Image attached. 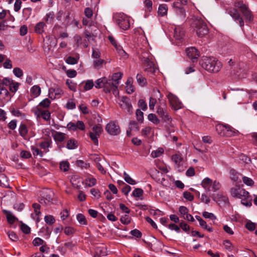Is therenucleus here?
Wrapping results in <instances>:
<instances>
[{
    "label": "nucleus",
    "mask_w": 257,
    "mask_h": 257,
    "mask_svg": "<svg viewBox=\"0 0 257 257\" xmlns=\"http://www.w3.org/2000/svg\"><path fill=\"white\" fill-rule=\"evenodd\" d=\"M45 24L44 22H39L35 26V32L38 34H42L44 32V27Z\"/></svg>",
    "instance_id": "nucleus-34"
},
{
    "label": "nucleus",
    "mask_w": 257,
    "mask_h": 257,
    "mask_svg": "<svg viewBox=\"0 0 257 257\" xmlns=\"http://www.w3.org/2000/svg\"><path fill=\"white\" fill-rule=\"evenodd\" d=\"M3 212L6 214L8 222L10 224H13L16 221V217L10 211L4 210Z\"/></svg>",
    "instance_id": "nucleus-22"
},
{
    "label": "nucleus",
    "mask_w": 257,
    "mask_h": 257,
    "mask_svg": "<svg viewBox=\"0 0 257 257\" xmlns=\"http://www.w3.org/2000/svg\"><path fill=\"white\" fill-rule=\"evenodd\" d=\"M54 140L57 142H62L66 138V135L64 133L56 132L53 135Z\"/></svg>",
    "instance_id": "nucleus-20"
},
{
    "label": "nucleus",
    "mask_w": 257,
    "mask_h": 257,
    "mask_svg": "<svg viewBox=\"0 0 257 257\" xmlns=\"http://www.w3.org/2000/svg\"><path fill=\"white\" fill-rule=\"evenodd\" d=\"M148 119L149 121L155 124H158L160 122V119L158 118L156 115L154 113H150L148 115Z\"/></svg>",
    "instance_id": "nucleus-30"
},
{
    "label": "nucleus",
    "mask_w": 257,
    "mask_h": 257,
    "mask_svg": "<svg viewBox=\"0 0 257 257\" xmlns=\"http://www.w3.org/2000/svg\"><path fill=\"white\" fill-rule=\"evenodd\" d=\"M63 93V91L58 86L51 87L49 90V96L52 99L61 97Z\"/></svg>",
    "instance_id": "nucleus-12"
},
{
    "label": "nucleus",
    "mask_w": 257,
    "mask_h": 257,
    "mask_svg": "<svg viewBox=\"0 0 257 257\" xmlns=\"http://www.w3.org/2000/svg\"><path fill=\"white\" fill-rule=\"evenodd\" d=\"M143 190L141 188H136L133 192L132 195L135 197H140L143 194Z\"/></svg>",
    "instance_id": "nucleus-50"
},
{
    "label": "nucleus",
    "mask_w": 257,
    "mask_h": 257,
    "mask_svg": "<svg viewBox=\"0 0 257 257\" xmlns=\"http://www.w3.org/2000/svg\"><path fill=\"white\" fill-rule=\"evenodd\" d=\"M167 98L171 105L174 108V109L178 110L182 108L183 104L176 95L171 92H169L167 95Z\"/></svg>",
    "instance_id": "nucleus-10"
},
{
    "label": "nucleus",
    "mask_w": 257,
    "mask_h": 257,
    "mask_svg": "<svg viewBox=\"0 0 257 257\" xmlns=\"http://www.w3.org/2000/svg\"><path fill=\"white\" fill-rule=\"evenodd\" d=\"M85 181L86 185L89 187L94 186L96 184V180L93 177H88Z\"/></svg>",
    "instance_id": "nucleus-35"
},
{
    "label": "nucleus",
    "mask_w": 257,
    "mask_h": 257,
    "mask_svg": "<svg viewBox=\"0 0 257 257\" xmlns=\"http://www.w3.org/2000/svg\"><path fill=\"white\" fill-rule=\"evenodd\" d=\"M31 150L32 151L33 154L34 156H39L41 157H42L43 156V153L42 151L40 150L38 148H36L35 146L31 147Z\"/></svg>",
    "instance_id": "nucleus-39"
},
{
    "label": "nucleus",
    "mask_w": 257,
    "mask_h": 257,
    "mask_svg": "<svg viewBox=\"0 0 257 257\" xmlns=\"http://www.w3.org/2000/svg\"><path fill=\"white\" fill-rule=\"evenodd\" d=\"M157 113L165 122L169 121L171 119V117L169 116L165 107H162L160 105L158 106L157 107Z\"/></svg>",
    "instance_id": "nucleus-13"
},
{
    "label": "nucleus",
    "mask_w": 257,
    "mask_h": 257,
    "mask_svg": "<svg viewBox=\"0 0 257 257\" xmlns=\"http://www.w3.org/2000/svg\"><path fill=\"white\" fill-rule=\"evenodd\" d=\"M50 103L51 101L48 98H45L36 107H39V108L41 109H42V108H47L49 107Z\"/></svg>",
    "instance_id": "nucleus-29"
},
{
    "label": "nucleus",
    "mask_w": 257,
    "mask_h": 257,
    "mask_svg": "<svg viewBox=\"0 0 257 257\" xmlns=\"http://www.w3.org/2000/svg\"><path fill=\"white\" fill-rule=\"evenodd\" d=\"M76 164L78 166L80 167L81 168H86L87 169L89 167V164L86 163L84 162L82 160H77L76 161Z\"/></svg>",
    "instance_id": "nucleus-57"
},
{
    "label": "nucleus",
    "mask_w": 257,
    "mask_h": 257,
    "mask_svg": "<svg viewBox=\"0 0 257 257\" xmlns=\"http://www.w3.org/2000/svg\"><path fill=\"white\" fill-rule=\"evenodd\" d=\"M89 137L91 138V140L93 142L94 144L98 145V138L99 137L98 136H96V134H94L93 133L90 132L89 133Z\"/></svg>",
    "instance_id": "nucleus-60"
},
{
    "label": "nucleus",
    "mask_w": 257,
    "mask_h": 257,
    "mask_svg": "<svg viewBox=\"0 0 257 257\" xmlns=\"http://www.w3.org/2000/svg\"><path fill=\"white\" fill-rule=\"evenodd\" d=\"M116 50L118 53V54L122 57V58L125 59L127 57V55L126 53L123 50L122 47L119 45L116 48Z\"/></svg>",
    "instance_id": "nucleus-41"
},
{
    "label": "nucleus",
    "mask_w": 257,
    "mask_h": 257,
    "mask_svg": "<svg viewBox=\"0 0 257 257\" xmlns=\"http://www.w3.org/2000/svg\"><path fill=\"white\" fill-rule=\"evenodd\" d=\"M231 195L234 198L241 199V203L246 206H250L251 205V198L249 193L243 188L236 186L230 189Z\"/></svg>",
    "instance_id": "nucleus-1"
},
{
    "label": "nucleus",
    "mask_w": 257,
    "mask_h": 257,
    "mask_svg": "<svg viewBox=\"0 0 257 257\" xmlns=\"http://www.w3.org/2000/svg\"><path fill=\"white\" fill-rule=\"evenodd\" d=\"M9 86L10 90L12 92L15 93L18 90L19 83L18 82H14L12 81Z\"/></svg>",
    "instance_id": "nucleus-43"
},
{
    "label": "nucleus",
    "mask_w": 257,
    "mask_h": 257,
    "mask_svg": "<svg viewBox=\"0 0 257 257\" xmlns=\"http://www.w3.org/2000/svg\"><path fill=\"white\" fill-rule=\"evenodd\" d=\"M230 178L231 180L234 182H236L239 179V176L240 174L236 172L234 169H231L230 170Z\"/></svg>",
    "instance_id": "nucleus-32"
},
{
    "label": "nucleus",
    "mask_w": 257,
    "mask_h": 257,
    "mask_svg": "<svg viewBox=\"0 0 257 257\" xmlns=\"http://www.w3.org/2000/svg\"><path fill=\"white\" fill-rule=\"evenodd\" d=\"M121 222L124 224H128L131 222V218L127 214L122 216L120 219Z\"/></svg>",
    "instance_id": "nucleus-49"
},
{
    "label": "nucleus",
    "mask_w": 257,
    "mask_h": 257,
    "mask_svg": "<svg viewBox=\"0 0 257 257\" xmlns=\"http://www.w3.org/2000/svg\"><path fill=\"white\" fill-rule=\"evenodd\" d=\"M186 53L187 56L192 60L193 62L196 61L199 56V52L195 47L187 48Z\"/></svg>",
    "instance_id": "nucleus-14"
},
{
    "label": "nucleus",
    "mask_w": 257,
    "mask_h": 257,
    "mask_svg": "<svg viewBox=\"0 0 257 257\" xmlns=\"http://www.w3.org/2000/svg\"><path fill=\"white\" fill-rule=\"evenodd\" d=\"M92 131L94 134H96V136H98L99 137L101 133V127L99 125H95L92 127Z\"/></svg>",
    "instance_id": "nucleus-55"
},
{
    "label": "nucleus",
    "mask_w": 257,
    "mask_h": 257,
    "mask_svg": "<svg viewBox=\"0 0 257 257\" xmlns=\"http://www.w3.org/2000/svg\"><path fill=\"white\" fill-rule=\"evenodd\" d=\"M240 12L243 14L246 20L249 21H251L253 20V16L251 12L249 10L247 6L244 8L240 11Z\"/></svg>",
    "instance_id": "nucleus-19"
},
{
    "label": "nucleus",
    "mask_w": 257,
    "mask_h": 257,
    "mask_svg": "<svg viewBox=\"0 0 257 257\" xmlns=\"http://www.w3.org/2000/svg\"><path fill=\"white\" fill-rule=\"evenodd\" d=\"M100 158L98 157H96V158L95 159V161L96 163V167L98 169V170L102 174H104L106 173V171L104 170L102 166L99 163V161H100Z\"/></svg>",
    "instance_id": "nucleus-40"
},
{
    "label": "nucleus",
    "mask_w": 257,
    "mask_h": 257,
    "mask_svg": "<svg viewBox=\"0 0 257 257\" xmlns=\"http://www.w3.org/2000/svg\"><path fill=\"white\" fill-rule=\"evenodd\" d=\"M136 117L139 121L142 122L144 120V113L139 109L136 110Z\"/></svg>",
    "instance_id": "nucleus-48"
},
{
    "label": "nucleus",
    "mask_w": 257,
    "mask_h": 257,
    "mask_svg": "<svg viewBox=\"0 0 257 257\" xmlns=\"http://www.w3.org/2000/svg\"><path fill=\"white\" fill-rule=\"evenodd\" d=\"M123 177L125 181L127 183L131 185H135L136 184V181L132 179L125 172L123 173Z\"/></svg>",
    "instance_id": "nucleus-36"
},
{
    "label": "nucleus",
    "mask_w": 257,
    "mask_h": 257,
    "mask_svg": "<svg viewBox=\"0 0 257 257\" xmlns=\"http://www.w3.org/2000/svg\"><path fill=\"white\" fill-rule=\"evenodd\" d=\"M138 106L143 110L145 111L147 109V105L144 99H140L138 102Z\"/></svg>",
    "instance_id": "nucleus-53"
},
{
    "label": "nucleus",
    "mask_w": 257,
    "mask_h": 257,
    "mask_svg": "<svg viewBox=\"0 0 257 257\" xmlns=\"http://www.w3.org/2000/svg\"><path fill=\"white\" fill-rule=\"evenodd\" d=\"M131 234L137 238H141L142 235L141 232L137 229L132 230Z\"/></svg>",
    "instance_id": "nucleus-64"
},
{
    "label": "nucleus",
    "mask_w": 257,
    "mask_h": 257,
    "mask_svg": "<svg viewBox=\"0 0 257 257\" xmlns=\"http://www.w3.org/2000/svg\"><path fill=\"white\" fill-rule=\"evenodd\" d=\"M227 13L234 19L235 21H238L239 26L241 27H243V20L237 10L232 8H229L227 10Z\"/></svg>",
    "instance_id": "nucleus-11"
},
{
    "label": "nucleus",
    "mask_w": 257,
    "mask_h": 257,
    "mask_svg": "<svg viewBox=\"0 0 257 257\" xmlns=\"http://www.w3.org/2000/svg\"><path fill=\"white\" fill-rule=\"evenodd\" d=\"M129 128L134 131H138L139 129V125L136 121L132 120L130 122Z\"/></svg>",
    "instance_id": "nucleus-46"
},
{
    "label": "nucleus",
    "mask_w": 257,
    "mask_h": 257,
    "mask_svg": "<svg viewBox=\"0 0 257 257\" xmlns=\"http://www.w3.org/2000/svg\"><path fill=\"white\" fill-rule=\"evenodd\" d=\"M105 63L106 62L104 60L98 58L93 61V66L95 68L99 69L101 68Z\"/></svg>",
    "instance_id": "nucleus-28"
},
{
    "label": "nucleus",
    "mask_w": 257,
    "mask_h": 257,
    "mask_svg": "<svg viewBox=\"0 0 257 257\" xmlns=\"http://www.w3.org/2000/svg\"><path fill=\"white\" fill-rule=\"evenodd\" d=\"M113 19L120 28L127 30L130 28V18L123 13H116Z\"/></svg>",
    "instance_id": "nucleus-5"
},
{
    "label": "nucleus",
    "mask_w": 257,
    "mask_h": 257,
    "mask_svg": "<svg viewBox=\"0 0 257 257\" xmlns=\"http://www.w3.org/2000/svg\"><path fill=\"white\" fill-rule=\"evenodd\" d=\"M41 92V88L38 85H34L30 89V92L34 97L38 96Z\"/></svg>",
    "instance_id": "nucleus-26"
},
{
    "label": "nucleus",
    "mask_w": 257,
    "mask_h": 257,
    "mask_svg": "<svg viewBox=\"0 0 257 257\" xmlns=\"http://www.w3.org/2000/svg\"><path fill=\"white\" fill-rule=\"evenodd\" d=\"M192 27L199 37H203L208 33L209 30L206 23L200 18L195 19L192 24Z\"/></svg>",
    "instance_id": "nucleus-4"
},
{
    "label": "nucleus",
    "mask_w": 257,
    "mask_h": 257,
    "mask_svg": "<svg viewBox=\"0 0 257 257\" xmlns=\"http://www.w3.org/2000/svg\"><path fill=\"white\" fill-rule=\"evenodd\" d=\"M106 132L110 135L116 136L120 132V129L118 123L115 121H110L105 126Z\"/></svg>",
    "instance_id": "nucleus-9"
},
{
    "label": "nucleus",
    "mask_w": 257,
    "mask_h": 257,
    "mask_svg": "<svg viewBox=\"0 0 257 257\" xmlns=\"http://www.w3.org/2000/svg\"><path fill=\"white\" fill-rule=\"evenodd\" d=\"M69 168V163L68 161H62L60 163V169L63 172H66Z\"/></svg>",
    "instance_id": "nucleus-38"
},
{
    "label": "nucleus",
    "mask_w": 257,
    "mask_h": 257,
    "mask_svg": "<svg viewBox=\"0 0 257 257\" xmlns=\"http://www.w3.org/2000/svg\"><path fill=\"white\" fill-rule=\"evenodd\" d=\"M212 198L219 205L225 204L228 202V198L221 193L213 195Z\"/></svg>",
    "instance_id": "nucleus-17"
},
{
    "label": "nucleus",
    "mask_w": 257,
    "mask_h": 257,
    "mask_svg": "<svg viewBox=\"0 0 257 257\" xmlns=\"http://www.w3.org/2000/svg\"><path fill=\"white\" fill-rule=\"evenodd\" d=\"M51 142L50 141H45L42 142L40 144V147L41 149L44 150L45 153H47L49 151V148L51 147Z\"/></svg>",
    "instance_id": "nucleus-24"
},
{
    "label": "nucleus",
    "mask_w": 257,
    "mask_h": 257,
    "mask_svg": "<svg viewBox=\"0 0 257 257\" xmlns=\"http://www.w3.org/2000/svg\"><path fill=\"white\" fill-rule=\"evenodd\" d=\"M5 62L3 64V66L6 69H11L13 67L12 63L10 59H5Z\"/></svg>",
    "instance_id": "nucleus-59"
},
{
    "label": "nucleus",
    "mask_w": 257,
    "mask_h": 257,
    "mask_svg": "<svg viewBox=\"0 0 257 257\" xmlns=\"http://www.w3.org/2000/svg\"><path fill=\"white\" fill-rule=\"evenodd\" d=\"M218 134L222 136L231 137L235 133V130L228 124H218L216 126Z\"/></svg>",
    "instance_id": "nucleus-7"
},
{
    "label": "nucleus",
    "mask_w": 257,
    "mask_h": 257,
    "mask_svg": "<svg viewBox=\"0 0 257 257\" xmlns=\"http://www.w3.org/2000/svg\"><path fill=\"white\" fill-rule=\"evenodd\" d=\"M120 107L125 112L128 114L133 113V107L129 98L126 96H122L119 102Z\"/></svg>",
    "instance_id": "nucleus-8"
},
{
    "label": "nucleus",
    "mask_w": 257,
    "mask_h": 257,
    "mask_svg": "<svg viewBox=\"0 0 257 257\" xmlns=\"http://www.w3.org/2000/svg\"><path fill=\"white\" fill-rule=\"evenodd\" d=\"M201 186L206 191H216L221 187V185L219 182L215 181L213 182L212 180L208 177L202 180Z\"/></svg>",
    "instance_id": "nucleus-6"
},
{
    "label": "nucleus",
    "mask_w": 257,
    "mask_h": 257,
    "mask_svg": "<svg viewBox=\"0 0 257 257\" xmlns=\"http://www.w3.org/2000/svg\"><path fill=\"white\" fill-rule=\"evenodd\" d=\"M78 146V143L74 139H70L68 141L66 147L69 150H73L76 148Z\"/></svg>",
    "instance_id": "nucleus-27"
},
{
    "label": "nucleus",
    "mask_w": 257,
    "mask_h": 257,
    "mask_svg": "<svg viewBox=\"0 0 257 257\" xmlns=\"http://www.w3.org/2000/svg\"><path fill=\"white\" fill-rule=\"evenodd\" d=\"M151 127L150 126H147L145 128H144L142 130V136L147 137L151 133Z\"/></svg>",
    "instance_id": "nucleus-56"
},
{
    "label": "nucleus",
    "mask_w": 257,
    "mask_h": 257,
    "mask_svg": "<svg viewBox=\"0 0 257 257\" xmlns=\"http://www.w3.org/2000/svg\"><path fill=\"white\" fill-rule=\"evenodd\" d=\"M20 135L24 138L28 133V129L27 126L25 124H21L19 127Z\"/></svg>",
    "instance_id": "nucleus-33"
},
{
    "label": "nucleus",
    "mask_w": 257,
    "mask_h": 257,
    "mask_svg": "<svg viewBox=\"0 0 257 257\" xmlns=\"http://www.w3.org/2000/svg\"><path fill=\"white\" fill-rule=\"evenodd\" d=\"M164 149L162 148H159L152 152L151 156L154 158L159 157L164 153Z\"/></svg>",
    "instance_id": "nucleus-31"
},
{
    "label": "nucleus",
    "mask_w": 257,
    "mask_h": 257,
    "mask_svg": "<svg viewBox=\"0 0 257 257\" xmlns=\"http://www.w3.org/2000/svg\"><path fill=\"white\" fill-rule=\"evenodd\" d=\"M77 219L78 221L82 225H86L87 221L85 216L81 213L77 214Z\"/></svg>",
    "instance_id": "nucleus-42"
},
{
    "label": "nucleus",
    "mask_w": 257,
    "mask_h": 257,
    "mask_svg": "<svg viewBox=\"0 0 257 257\" xmlns=\"http://www.w3.org/2000/svg\"><path fill=\"white\" fill-rule=\"evenodd\" d=\"M0 186L6 188H10V185L7 176L5 174H0Z\"/></svg>",
    "instance_id": "nucleus-21"
},
{
    "label": "nucleus",
    "mask_w": 257,
    "mask_h": 257,
    "mask_svg": "<svg viewBox=\"0 0 257 257\" xmlns=\"http://www.w3.org/2000/svg\"><path fill=\"white\" fill-rule=\"evenodd\" d=\"M76 130L79 129L81 131L85 130V126L84 122L82 121L78 120L76 123Z\"/></svg>",
    "instance_id": "nucleus-61"
},
{
    "label": "nucleus",
    "mask_w": 257,
    "mask_h": 257,
    "mask_svg": "<svg viewBox=\"0 0 257 257\" xmlns=\"http://www.w3.org/2000/svg\"><path fill=\"white\" fill-rule=\"evenodd\" d=\"M13 73L14 75L18 78H21L23 75V70L19 67L14 68Z\"/></svg>",
    "instance_id": "nucleus-47"
},
{
    "label": "nucleus",
    "mask_w": 257,
    "mask_h": 257,
    "mask_svg": "<svg viewBox=\"0 0 257 257\" xmlns=\"http://www.w3.org/2000/svg\"><path fill=\"white\" fill-rule=\"evenodd\" d=\"M179 211L183 217L188 213V209L187 207L184 206H181L179 207Z\"/></svg>",
    "instance_id": "nucleus-58"
},
{
    "label": "nucleus",
    "mask_w": 257,
    "mask_h": 257,
    "mask_svg": "<svg viewBox=\"0 0 257 257\" xmlns=\"http://www.w3.org/2000/svg\"><path fill=\"white\" fill-rule=\"evenodd\" d=\"M94 86V83L92 80H88L86 81L85 86H84V89L85 90H90L93 88Z\"/></svg>",
    "instance_id": "nucleus-52"
},
{
    "label": "nucleus",
    "mask_w": 257,
    "mask_h": 257,
    "mask_svg": "<svg viewBox=\"0 0 257 257\" xmlns=\"http://www.w3.org/2000/svg\"><path fill=\"white\" fill-rule=\"evenodd\" d=\"M54 14L52 12H50L46 15V22L48 23H51L54 18Z\"/></svg>",
    "instance_id": "nucleus-63"
},
{
    "label": "nucleus",
    "mask_w": 257,
    "mask_h": 257,
    "mask_svg": "<svg viewBox=\"0 0 257 257\" xmlns=\"http://www.w3.org/2000/svg\"><path fill=\"white\" fill-rule=\"evenodd\" d=\"M65 61L68 64L74 65L78 63V59L71 56H69L67 58Z\"/></svg>",
    "instance_id": "nucleus-44"
},
{
    "label": "nucleus",
    "mask_w": 257,
    "mask_h": 257,
    "mask_svg": "<svg viewBox=\"0 0 257 257\" xmlns=\"http://www.w3.org/2000/svg\"><path fill=\"white\" fill-rule=\"evenodd\" d=\"M168 11V7L166 4L160 5L158 8V14L161 16H165Z\"/></svg>",
    "instance_id": "nucleus-25"
},
{
    "label": "nucleus",
    "mask_w": 257,
    "mask_h": 257,
    "mask_svg": "<svg viewBox=\"0 0 257 257\" xmlns=\"http://www.w3.org/2000/svg\"><path fill=\"white\" fill-rule=\"evenodd\" d=\"M242 181L245 185L249 186H252L254 184V181L251 178L247 177H243Z\"/></svg>",
    "instance_id": "nucleus-45"
},
{
    "label": "nucleus",
    "mask_w": 257,
    "mask_h": 257,
    "mask_svg": "<svg viewBox=\"0 0 257 257\" xmlns=\"http://www.w3.org/2000/svg\"><path fill=\"white\" fill-rule=\"evenodd\" d=\"M185 32L183 29L180 26H177L174 29V37L175 39L182 42L184 39Z\"/></svg>",
    "instance_id": "nucleus-16"
},
{
    "label": "nucleus",
    "mask_w": 257,
    "mask_h": 257,
    "mask_svg": "<svg viewBox=\"0 0 257 257\" xmlns=\"http://www.w3.org/2000/svg\"><path fill=\"white\" fill-rule=\"evenodd\" d=\"M202 216L205 218H209L211 220H215L216 217L212 213L204 211L202 213Z\"/></svg>",
    "instance_id": "nucleus-51"
},
{
    "label": "nucleus",
    "mask_w": 257,
    "mask_h": 257,
    "mask_svg": "<svg viewBox=\"0 0 257 257\" xmlns=\"http://www.w3.org/2000/svg\"><path fill=\"white\" fill-rule=\"evenodd\" d=\"M21 228L22 231L25 234H29L30 232V228L24 223L22 224Z\"/></svg>",
    "instance_id": "nucleus-62"
},
{
    "label": "nucleus",
    "mask_w": 257,
    "mask_h": 257,
    "mask_svg": "<svg viewBox=\"0 0 257 257\" xmlns=\"http://www.w3.org/2000/svg\"><path fill=\"white\" fill-rule=\"evenodd\" d=\"M45 222L50 224H52L55 222V218L52 215H46L44 218Z\"/></svg>",
    "instance_id": "nucleus-54"
},
{
    "label": "nucleus",
    "mask_w": 257,
    "mask_h": 257,
    "mask_svg": "<svg viewBox=\"0 0 257 257\" xmlns=\"http://www.w3.org/2000/svg\"><path fill=\"white\" fill-rule=\"evenodd\" d=\"M122 74L120 72L115 73L112 75L111 78L108 79V81L111 82L114 87H116L117 92H118L117 87L119 83V80L122 77Z\"/></svg>",
    "instance_id": "nucleus-18"
},
{
    "label": "nucleus",
    "mask_w": 257,
    "mask_h": 257,
    "mask_svg": "<svg viewBox=\"0 0 257 257\" xmlns=\"http://www.w3.org/2000/svg\"><path fill=\"white\" fill-rule=\"evenodd\" d=\"M33 111L38 117L41 116L46 120H48L50 118V113L48 110H42L39 107H35Z\"/></svg>",
    "instance_id": "nucleus-15"
},
{
    "label": "nucleus",
    "mask_w": 257,
    "mask_h": 257,
    "mask_svg": "<svg viewBox=\"0 0 257 257\" xmlns=\"http://www.w3.org/2000/svg\"><path fill=\"white\" fill-rule=\"evenodd\" d=\"M137 80L138 82V83L142 86H143L146 85L147 83V80L144 78L142 74H138L137 75Z\"/></svg>",
    "instance_id": "nucleus-37"
},
{
    "label": "nucleus",
    "mask_w": 257,
    "mask_h": 257,
    "mask_svg": "<svg viewBox=\"0 0 257 257\" xmlns=\"http://www.w3.org/2000/svg\"><path fill=\"white\" fill-rule=\"evenodd\" d=\"M200 63L202 68L210 72H218L222 67L221 62L214 58H205Z\"/></svg>",
    "instance_id": "nucleus-2"
},
{
    "label": "nucleus",
    "mask_w": 257,
    "mask_h": 257,
    "mask_svg": "<svg viewBox=\"0 0 257 257\" xmlns=\"http://www.w3.org/2000/svg\"><path fill=\"white\" fill-rule=\"evenodd\" d=\"M172 160L175 163L176 167L179 168L181 166L183 159L180 154H176L172 156Z\"/></svg>",
    "instance_id": "nucleus-23"
},
{
    "label": "nucleus",
    "mask_w": 257,
    "mask_h": 257,
    "mask_svg": "<svg viewBox=\"0 0 257 257\" xmlns=\"http://www.w3.org/2000/svg\"><path fill=\"white\" fill-rule=\"evenodd\" d=\"M95 87L96 88L103 87L105 93L112 92L115 96L118 94V92L116 91V87H114L111 82L108 81V79L105 77L98 79L95 81Z\"/></svg>",
    "instance_id": "nucleus-3"
}]
</instances>
